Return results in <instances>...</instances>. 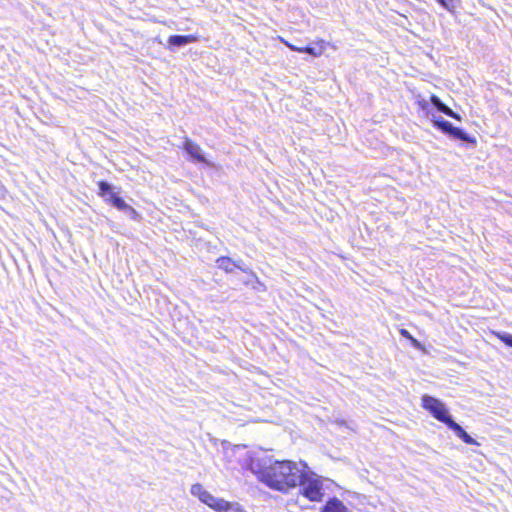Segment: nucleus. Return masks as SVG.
Instances as JSON below:
<instances>
[{
	"mask_svg": "<svg viewBox=\"0 0 512 512\" xmlns=\"http://www.w3.org/2000/svg\"><path fill=\"white\" fill-rule=\"evenodd\" d=\"M427 117L435 128L448 135L450 138L460 140L472 147L476 145L475 137L469 135L463 129L455 127L451 122L445 120L443 117L430 112H427Z\"/></svg>",
	"mask_w": 512,
	"mask_h": 512,
	"instance_id": "7ed1b4c3",
	"label": "nucleus"
},
{
	"mask_svg": "<svg viewBox=\"0 0 512 512\" xmlns=\"http://www.w3.org/2000/svg\"><path fill=\"white\" fill-rule=\"evenodd\" d=\"M436 2L446 11L454 14L460 0H436Z\"/></svg>",
	"mask_w": 512,
	"mask_h": 512,
	"instance_id": "2eb2a0df",
	"label": "nucleus"
},
{
	"mask_svg": "<svg viewBox=\"0 0 512 512\" xmlns=\"http://www.w3.org/2000/svg\"><path fill=\"white\" fill-rule=\"evenodd\" d=\"M232 264H233V267H236L243 272H247V268L242 265L243 264L242 260H238V261L232 260Z\"/></svg>",
	"mask_w": 512,
	"mask_h": 512,
	"instance_id": "6ab92c4d",
	"label": "nucleus"
},
{
	"mask_svg": "<svg viewBox=\"0 0 512 512\" xmlns=\"http://www.w3.org/2000/svg\"><path fill=\"white\" fill-rule=\"evenodd\" d=\"M450 430H452L457 437H459L464 443L473 445L476 444V441L459 425L457 422L450 421V424L447 426Z\"/></svg>",
	"mask_w": 512,
	"mask_h": 512,
	"instance_id": "9b49d317",
	"label": "nucleus"
},
{
	"mask_svg": "<svg viewBox=\"0 0 512 512\" xmlns=\"http://www.w3.org/2000/svg\"><path fill=\"white\" fill-rule=\"evenodd\" d=\"M320 512H352L339 498L330 497L320 508Z\"/></svg>",
	"mask_w": 512,
	"mask_h": 512,
	"instance_id": "1a4fd4ad",
	"label": "nucleus"
},
{
	"mask_svg": "<svg viewBox=\"0 0 512 512\" xmlns=\"http://www.w3.org/2000/svg\"><path fill=\"white\" fill-rule=\"evenodd\" d=\"M219 512H245L237 503H230L226 501V506L220 509Z\"/></svg>",
	"mask_w": 512,
	"mask_h": 512,
	"instance_id": "dca6fc26",
	"label": "nucleus"
},
{
	"mask_svg": "<svg viewBox=\"0 0 512 512\" xmlns=\"http://www.w3.org/2000/svg\"><path fill=\"white\" fill-rule=\"evenodd\" d=\"M421 400L422 407L426 409L439 422H442L448 426L450 421H453V418L450 415L447 407L441 400L430 395H423Z\"/></svg>",
	"mask_w": 512,
	"mask_h": 512,
	"instance_id": "20e7f679",
	"label": "nucleus"
},
{
	"mask_svg": "<svg viewBox=\"0 0 512 512\" xmlns=\"http://www.w3.org/2000/svg\"><path fill=\"white\" fill-rule=\"evenodd\" d=\"M218 268L231 273L233 271L232 259L227 256H221L216 261Z\"/></svg>",
	"mask_w": 512,
	"mask_h": 512,
	"instance_id": "4468645a",
	"label": "nucleus"
},
{
	"mask_svg": "<svg viewBox=\"0 0 512 512\" xmlns=\"http://www.w3.org/2000/svg\"><path fill=\"white\" fill-rule=\"evenodd\" d=\"M107 202L122 212L128 205L117 193L111 194V198H107Z\"/></svg>",
	"mask_w": 512,
	"mask_h": 512,
	"instance_id": "ddd939ff",
	"label": "nucleus"
},
{
	"mask_svg": "<svg viewBox=\"0 0 512 512\" xmlns=\"http://www.w3.org/2000/svg\"><path fill=\"white\" fill-rule=\"evenodd\" d=\"M190 492L193 496L197 497L202 503L206 504L210 508L219 512L221 508L226 506V501L222 498H217L213 496L210 492L204 489V487L199 484H193L191 486Z\"/></svg>",
	"mask_w": 512,
	"mask_h": 512,
	"instance_id": "39448f33",
	"label": "nucleus"
},
{
	"mask_svg": "<svg viewBox=\"0 0 512 512\" xmlns=\"http://www.w3.org/2000/svg\"><path fill=\"white\" fill-rule=\"evenodd\" d=\"M123 212L133 220H138L140 217L138 212L130 205H127Z\"/></svg>",
	"mask_w": 512,
	"mask_h": 512,
	"instance_id": "a211bd4d",
	"label": "nucleus"
},
{
	"mask_svg": "<svg viewBox=\"0 0 512 512\" xmlns=\"http://www.w3.org/2000/svg\"><path fill=\"white\" fill-rule=\"evenodd\" d=\"M411 342L414 347H420V343L415 338L412 337Z\"/></svg>",
	"mask_w": 512,
	"mask_h": 512,
	"instance_id": "4be33fe9",
	"label": "nucleus"
},
{
	"mask_svg": "<svg viewBox=\"0 0 512 512\" xmlns=\"http://www.w3.org/2000/svg\"><path fill=\"white\" fill-rule=\"evenodd\" d=\"M198 40L195 35H171L168 38V49L173 51L175 48L184 47Z\"/></svg>",
	"mask_w": 512,
	"mask_h": 512,
	"instance_id": "0eeeda50",
	"label": "nucleus"
},
{
	"mask_svg": "<svg viewBox=\"0 0 512 512\" xmlns=\"http://www.w3.org/2000/svg\"><path fill=\"white\" fill-rule=\"evenodd\" d=\"M245 467L267 487L282 493L298 486L303 470L301 461H279L256 452L248 453Z\"/></svg>",
	"mask_w": 512,
	"mask_h": 512,
	"instance_id": "f257e3e1",
	"label": "nucleus"
},
{
	"mask_svg": "<svg viewBox=\"0 0 512 512\" xmlns=\"http://www.w3.org/2000/svg\"><path fill=\"white\" fill-rule=\"evenodd\" d=\"M430 103L438 112H441V113L445 114L446 116L456 119L458 121L461 120V116L458 113L454 112L444 102H442V100L438 96L431 95Z\"/></svg>",
	"mask_w": 512,
	"mask_h": 512,
	"instance_id": "6e6552de",
	"label": "nucleus"
},
{
	"mask_svg": "<svg viewBox=\"0 0 512 512\" xmlns=\"http://www.w3.org/2000/svg\"><path fill=\"white\" fill-rule=\"evenodd\" d=\"M496 336L508 347L512 348V334L508 332H497Z\"/></svg>",
	"mask_w": 512,
	"mask_h": 512,
	"instance_id": "f3484780",
	"label": "nucleus"
},
{
	"mask_svg": "<svg viewBox=\"0 0 512 512\" xmlns=\"http://www.w3.org/2000/svg\"><path fill=\"white\" fill-rule=\"evenodd\" d=\"M301 466L303 470L298 485L301 487L302 495L310 501H321L324 496L322 481L316 474L308 471L305 462L301 461Z\"/></svg>",
	"mask_w": 512,
	"mask_h": 512,
	"instance_id": "f03ea898",
	"label": "nucleus"
},
{
	"mask_svg": "<svg viewBox=\"0 0 512 512\" xmlns=\"http://www.w3.org/2000/svg\"><path fill=\"white\" fill-rule=\"evenodd\" d=\"M289 47L293 51H298V52H301V53H307V54H309L311 56H314V57L320 56L323 53L324 49H325L324 41H319V42H316V43H312L311 45H308V46L303 47V48L295 47V46H292V45H289Z\"/></svg>",
	"mask_w": 512,
	"mask_h": 512,
	"instance_id": "9d476101",
	"label": "nucleus"
},
{
	"mask_svg": "<svg viewBox=\"0 0 512 512\" xmlns=\"http://www.w3.org/2000/svg\"><path fill=\"white\" fill-rule=\"evenodd\" d=\"M183 149L193 161L198 163H204L207 166L213 165L210 161H208L205 158L201 147L197 143L193 142L191 139L185 138L183 142Z\"/></svg>",
	"mask_w": 512,
	"mask_h": 512,
	"instance_id": "423d86ee",
	"label": "nucleus"
},
{
	"mask_svg": "<svg viewBox=\"0 0 512 512\" xmlns=\"http://www.w3.org/2000/svg\"><path fill=\"white\" fill-rule=\"evenodd\" d=\"M419 105L422 108V110H427L428 102L425 101V100H422V101L419 102Z\"/></svg>",
	"mask_w": 512,
	"mask_h": 512,
	"instance_id": "412c9836",
	"label": "nucleus"
},
{
	"mask_svg": "<svg viewBox=\"0 0 512 512\" xmlns=\"http://www.w3.org/2000/svg\"><path fill=\"white\" fill-rule=\"evenodd\" d=\"M401 335H402L403 337L407 338V339H410V340L412 339L411 334H410L407 330H405V329H402V330H401Z\"/></svg>",
	"mask_w": 512,
	"mask_h": 512,
	"instance_id": "aec40b11",
	"label": "nucleus"
},
{
	"mask_svg": "<svg viewBox=\"0 0 512 512\" xmlns=\"http://www.w3.org/2000/svg\"><path fill=\"white\" fill-rule=\"evenodd\" d=\"M98 188H99V195L107 201V198H111V194H115L113 191L112 184L108 183L107 181H100L98 182Z\"/></svg>",
	"mask_w": 512,
	"mask_h": 512,
	"instance_id": "f8f14e48",
	"label": "nucleus"
}]
</instances>
